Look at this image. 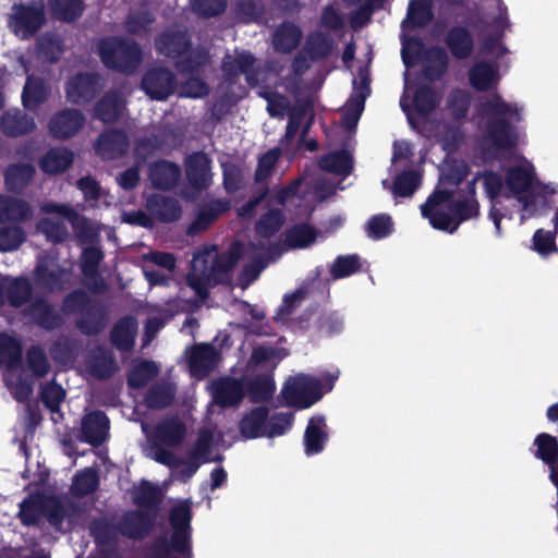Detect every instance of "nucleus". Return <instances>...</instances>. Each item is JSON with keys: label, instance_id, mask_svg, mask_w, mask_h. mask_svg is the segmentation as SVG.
I'll return each instance as SVG.
<instances>
[{"label": "nucleus", "instance_id": "nucleus-1", "mask_svg": "<svg viewBox=\"0 0 558 558\" xmlns=\"http://www.w3.org/2000/svg\"><path fill=\"white\" fill-rule=\"evenodd\" d=\"M282 221L280 211L270 210L257 222V240L247 246L235 244L222 255L214 246L201 250L193 258L192 270L187 276L189 286L201 298L206 296L210 287L225 280L240 257L256 264L258 274L266 264L277 259L284 251L278 242L271 241Z\"/></svg>", "mask_w": 558, "mask_h": 558}, {"label": "nucleus", "instance_id": "nucleus-2", "mask_svg": "<svg viewBox=\"0 0 558 558\" xmlns=\"http://www.w3.org/2000/svg\"><path fill=\"white\" fill-rule=\"evenodd\" d=\"M487 195L493 201L489 217L493 220L497 234L500 235V221L502 214L501 198L514 201L521 211V221L534 215L539 196L535 193L536 178L532 163L524 159H517L508 167L505 181L496 173H486L483 177Z\"/></svg>", "mask_w": 558, "mask_h": 558}, {"label": "nucleus", "instance_id": "nucleus-3", "mask_svg": "<svg viewBox=\"0 0 558 558\" xmlns=\"http://www.w3.org/2000/svg\"><path fill=\"white\" fill-rule=\"evenodd\" d=\"M466 175V165L464 162L454 163L444 172L440 186L421 206L422 216L428 219L434 228L452 233L462 220L477 215L478 204L476 199L470 196L461 202L445 187L447 183H460Z\"/></svg>", "mask_w": 558, "mask_h": 558}, {"label": "nucleus", "instance_id": "nucleus-4", "mask_svg": "<svg viewBox=\"0 0 558 558\" xmlns=\"http://www.w3.org/2000/svg\"><path fill=\"white\" fill-rule=\"evenodd\" d=\"M478 125L483 129V148L488 157L513 147L518 134L511 123L520 119L517 106L507 104L499 95H492L480 105Z\"/></svg>", "mask_w": 558, "mask_h": 558}, {"label": "nucleus", "instance_id": "nucleus-5", "mask_svg": "<svg viewBox=\"0 0 558 558\" xmlns=\"http://www.w3.org/2000/svg\"><path fill=\"white\" fill-rule=\"evenodd\" d=\"M191 507L183 501L177 505L170 514L173 535L170 542L159 539L153 547V558H191L189 530Z\"/></svg>", "mask_w": 558, "mask_h": 558}, {"label": "nucleus", "instance_id": "nucleus-6", "mask_svg": "<svg viewBox=\"0 0 558 558\" xmlns=\"http://www.w3.org/2000/svg\"><path fill=\"white\" fill-rule=\"evenodd\" d=\"M99 52L107 66L125 72L133 70L141 60L138 47L131 41L104 40L99 46Z\"/></svg>", "mask_w": 558, "mask_h": 558}, {"label": "nucleus", "instance_id": "nucleus-7", "mask_svg": "<svg viewBox=\"0 0 558 558\" xmlns=\"http://www.w3.org/2000/svg\"><path fill=\"white\" fill-rule=\"evenodd\" d=\"M282 397L291 407L308 408L322 398L320 381L307 375L291 377L284 385Z\"/></svg>", "mask_w": 558, "mask_h": 558}, {"label": "nucleus", "instance_id": "nucleus-8", "mask_svg": "<svg viewBox=\"0 0 558 558\" xmlns=\"http://www.w3.org/2000/svg\"><path fill=\"white\" fill-rule=\"evenodd\" d=\"M44 23V8L41 3L32 5H15L10 20L11 29L21 38L32 36Z\"/></svg>", "mask_w": 558, "mask_h": 558}, {"label": "nucleus", "instance_id": "nucleus-9", "mask_svg": "<svg viewBox=\"0 0 558 558\" xmlns=\"http://www.w3.org/2000/svg\"><path fill=\"white\" fill-rule=\"evenodd\" d=\"M266 410L258 408L245 415L240 424V430L245 438H256L262 436L275 437L282 435L292 423L293 416L282 415L279 417L283 422L280 428H271L267 430L266 426Z\"/></svg>", "mask_w": 558, "mask_h": 558}, {"label": "nucleus", "instance_id": "nucleus-10", "mask_svg": "<svg viewBox=\"0 0 558 558\" xmlns=\"http://www.w3.org/2000/svg\"><path fill=\"white\" fill-rule=\"evenodd\" d=\"M413 97V110L418 116H425L432 111L438 102L436 95L426 87L418 88L413 82L405 76L404 96L400 101L401 108L408 114L410 122L414 121V113L410 111L407 100Z\"/></svg>", "mask_w": 558, "mask_h": 558}, {"label": "nucleus", "instance_id": "nucleus-11", "mask_svg": "<svg viewBox=\"0 0 558 558\" xmlns=\"http://www.w3.org/2000/svg\"><path fill=\"white\" fill-rule=\"evenodd\" d=\"M41 514L57 524L62 517L61 506L54 499L43 500L39 496L29 497L22 502L20 517L25 524L35 523Z\"/></svg>", "mask_w": 558, "mask_h": 558}, {"label": "nucleus", "instance_id": "nucleus-12", "mask_svg": "<svg viewBox=\"0 0 558 558\" xmlns=\"http://www.w3.org/2000/svg\"><path fill=\"white\" fill-rule=\"evenodd\" d=\"M142 428L149 438L169 447L179 446L186 435L184 424L177 418L166 420L158 424L154 429L146 424H142Z\"/></svg>", "mask_w": 558, "mask_h": 558}, {"label": "nucleus", "instance_id": "nucleus-13", "mask_svg": "<svg viewBox=\"0 0 558 558\" xmlns=\"http://www.w3.org/2000/svg\"><path fill=\"white\" fill-rule=\"evenodd\" d=\"M41 210L46 214H54L68 220L75 229L77 235L87 242H93L98 234V231L90 223L68 205L48 203L41 207Z\"/></svg>", "mask_w": 558, "mask_h": 558}, {"label": "nucleus", "instance_id": "nucleus-14", "mask_svg": "<svg viewBox=\"0 0 558 558\" xmlns=\"http://www.w3.org/2000/svg\"><path fill=\"white\" fill-rule=\"evenodd\" d=\"M85 118L74 109H68L56 113L49 121L48 128L52 136L68 138L78 132L84 125Z\"/></svg>", "mask_w": 558, "mask_h": 558}, {"label": "nucleus", "instance_id": "nucleus-15", "mask_svg": "<svg viewBox=\"0 0 558 558\" xmlns=\"http://www.w3.org/2000/svg\"><path fill=\"white\" fill-rule=\"evenodd\" d=\"M254 59L250 53L241 52L229 54L223 61V70L231 76L238 73H244L246 81L251 85H256L259 82L266 81V72L258 71L256 74L253 71Z\"/></svg>", "mask_w": 558, "mask_h": 558}, {"label": "nucleus", "instance_id": "nucleus-16", "mask_svg": "<svg viewBox=\"0 0 558 558\" xmlns=\"http://www.w3.org/2000/svg\"><path fill=\"white\" fill-rule=\"evenodd\" d=\"M142 86L150 98L162 100L173 92V78L166 70H151L144 76Z\"/></svg>", "mask_w": 558, "mask_h": 558}, {"label": "nucleus", "instance_id": "nucleus-17", "mask_svg": "<svg viewBox=\"0 0 558 558\" xmlns=\"http://www.w3.org/2000/svg\"><path fill=\"white\" fill-rule=\"evenodd\" d=\"M219 362L218 352L208 344H198L190 353V367L193 376L203 378L213 371Z\"/></svg>", "mask_w": 558, "mask_h": 558}, {"label": "nucleus", "instance_id": "nucleus-18", "mask_svg": "<svg viewBox=\"0 0 558 558\" xmlns=\"http://www.w3.org/2000/svg\"><path fill=\"white\" fill-rule=\"evenodd\" d=\"M210 390L214 401L221 407H230L240 402L244 395L242 384L230 378L211 383Z\"/></svg>", "mask_w": 558, "mask_h": 558}, {"label": "nucleus", "instance_id": "nucleus-19", "mask_svg": "<svg viewBox=\"0 0 558 558\" xmlns=\"http://www.w3.org/2000/svg\"><path fill=\"white\" fill-rule=\"evenodd\" d=\"M498 69L495 64L484 61L476 62L469 72V80L476 90L493 89L499 82Z\"/></svg>", "mask_w": 558, "mask_h": 558}, {"label": "nucleus", "instance_id": "nucleus-20", "mask_svg": "<svg viewBox=\"0 0 558 558\" xmlns=\"http://www.w3.org/2000/svg\"><path fill=\"white\" fill-rule=\"evenodd\" d=\"M187 307V302H175V305L173 303H167V308L162 310L157 306L151 307L149 312V318L145 327V342L148 343L158 332V330L163 326L165 322L169 319L174 313L185 311Z\"/></svg>", "mask_w": 558, "mask_h": 558}, {"label": "nucleus", "instance_id": "nucleus-21", "mask_svg": "<svg viewBox=\"0 0 558 558\" xmlns=\"http://www.w3.org/2000/svg\"><path fill=\"white\" fill-rule=\"evenodd\" d=\"M186 175L196 189H204L211 181L209 160L205 154H194L186 160Z\"/></svg>", "mask_w": 558, "mask_h": 558}, {"label": "nucleus", "instance_id": "nucleus-22", "mask_svg": "<svg viewBox=\"0 0 558 558\" xmlns=\"http://www.w3.org/2000/svg\"><path fill=\"white\" fill-rule=\"evenodd\" d=\"M108 420L101 412L87 414L82 421V434L85 441L98 445L106 439Z\"/></svg>", "mask_w": 558, "mask_h": 558}, {"label": "nucleus", "instance_id": "nucleus-23", "mask_svg": "<svg viewBox=\"0 0 558 558\" xmlns=\"http://www.w3.org/2000/svg\"><path fill=\"white\" fill-rule=\"evenodd\" d=\"M96 78L92 75H77L66 85V96L70 101L75 104L84 102L90 99L96 90Z\"/></svg>", "mask_w": 558, "mask_h": 558}, {"label": "nucleus", "instance_id": "nucleus-24", "mask_svg": "<svg viewBox=\"0 0 558 558\" xmlns=\"http://www.w3.org/2000/svg\"><path fill=\"white\" fill-rule=\"evenodd\" d=\"M180 177V169L172 162L157 161L151 165L149 179L154 186L158 189L172 187Z\"/></svg>", "mask_w": 558, "mask_h": 558}, {"label": "nucleus", "instance_id": "nucleus-25", "mask_svg": "<svg viewBox=\"0 0 558 558\" xmlns=\"http://www.w3.org/2000/svg\"><path fill=\"white\" fill-rule=\"evenodd\" d=\"M1 129L7 135L19 136L33 131L35 121L17 110H10L2 117Z\"/></svg>", "mask_w": 558, "mask_h": 558}, {"label": "nucleus", "instance_id": "nucleus-26", "mask_svg": "<svg viewBox=\"0 0 558 558\" xmlns=\"http://www.w3.org/2000/svg\"><path fill=\"white\" fill-rule=\"evenodd\" d=\"M126 146L128 141L123 133L110 131L100 136L96 150L102 158L110 159L121 155Z\"/></svg>", "mask_w": 558, "mask_h": 558}, {"label": "nucleus", "instance_id": "nucleus-27", "mask_svg": "<svg viewBox=\"0 0 558 558\" xmlns=\"http://www.w3.org/2000/svg\"><path fill=\"white\" fill-rule=\"evenodd\" d=\"M325 420L322 416L312 417L305 430L304 442L307 454H314L323 450L326 440Z\"/></svg>", "mask_w": 558, "mask_h": 558}, {"label": "nucleus", "instance_id": "nucleus-28", "mask_svg": "<svg viewBox=\"0 0 558 558\" xmlns=\"http://www.w3.org/2000/svg\"><path fill=\"white\" fill-rule=\"evenodd\" d=\"M48 97V88L39 78L29 76L25 83L22 101L25 108L35 110L38 106L46 101Z\"/></svg>", "mask_w": 558, "mask_h": 558}, {"label": "nucleus", "instance_id": "nucleus-29", "mask_svg": "<svg viewBox=\"0 0 558 558\" xmlns=\"http://www.w3.org/2000/svg\"><path fill=\"white\" fill-rule=\"evenodd\" d=\"M72 162V154L65 148L49 150L39 161L41 170L54 174L64 171Z\"/></svg>", "mask_w": 558, "mask_h": 558}, {"label": "nucleus", "instance_id": "nucleus-30", "mask_svg": "<svg viewBox=\"0 0 558 558\" xmlns=\"http://www.w3.org/2000/svg\"><path fill=\"white\" fill-rule=\"evenodd\" d=\"M123 110L122 96L117 93H109L97 105L96 116L104 122H112L122 114Z\"/></svg>", "mask_w": 558, "mask_h": 558}, {"label": "nucleus", "instance_id": "nucleus-31", "mask_svg": "<svg viewBox=\"0 0 558 558\" xmlns=\"http://www.w3.org/2000/svg\"><path fill=\"white\" fill-rule=\"evenodd\" d=\"M136 330L137 324L135 319L131 317L121 319L112 330L113 344L121 350L130 349L134 343Z\"/></svg>", "mask_w": 558, "mask_h": 558}, {"label": "nucleus", "instance_id": "nucleus-32", "mask_svg": "<svg viewBox=\"0 0 558 558\" xmlns=\"http://www.w3.org/2000/svg\"><path fill=\"white\" fill-rule=\"evenodd\" d=\"M153 215L163 221H173L181 215V209L175 199L156 195L148 202Z\"/></svg>", "mask_w": 558, "mask_h": 558}, {"label": "nucleus", "instance_id": "nucleus-33", "mask_svg": "<svg viewBox=\"0 0 558 558\" xmlns=\"http://www.w3.org/2000/svg\"><path fill=\"white\" fill-rule=\"evenodd\" d=\"M215 439L214 432L209 428H204L199 432L197 441L190 451L192 459L201 463L209 462L216 459L214 454Z\"/></svg>", "mask_w": 558, "mask_h": 558}, {"label": "nucleus", "instance_id": "nucleus-34", "mask_svg": "<svg viewBox=\"0 0 558 558\" xmlns=\"http://www.w3.org/2000/svg\"><path fill=\"white\" fill-rule=\"evenodd\" d=\"M367 95V87H359L354 95L348 100L343 112V124L349 130L356 125L364 109V100Z\"/></svg>", "mask_w": 558, "mask_h": 558}, {"label": "nucleus", "instance_id": "nucleus-35", "mask_svg": "<svg viewBox=\"0 0 558 558\" xmlns=\"http://www.w3.org/2000/svg\"><path fill=\"white\" fill-rule=\"evenodd\" d=\"M150 519L143 511L131 512L120 524V532L129 537H141L149 529Z\"/></svg>", "mask_w": 558, "mask_h": 558}, {"label": "nucleus", "instance_id": "nucleus-36", "mask_svg": "<svg viewBox=\"0 0 558 558\" xmlns=\"http://www.w3.org/2000/svg\"><path fill=\"white\" fill-rule=\"evenodd\" d=\"M31 216L32 210L26 203L0 196V221L26 220Z\"/></svg>", "mask_w": 558, "mask_h": 558}, {"label": "nucleus", "instance_id": "nucleus-37", "mask_svg": "<svg viewBox=\"0 0 558 558\" xmlns=\"http://www.w3.org/2000/svg\"><path fill=\"white\" fill-rule=\"evenodd\" d=\"M320 169L330 173L348 175L352 170V158L345 151L325 156L319 162Z\"/></svg>", "mask_w": 558, "mask_h": 558}, {"label": "nucleus", "instance_id": "nucleus-38", "mask_svg": "<svg viewBox=\"0 0 558 558\" xmlns=\"http://www.w3.org/2000/svg\"><path fill=\"white\" fill-rule=\"evenodd\" d=\"M315 230L307 225H299L290 229L286 234V246L288 248H303L316 240Z\"/></svg>", "mask_w": 558, "mask_h": 558}, {"label": "nucleus", "instance_id": "nucleus-39", "mask_svg": "<svg viewBox=\"0 0 558 558\" xmlns=\"http://www.w3.org/2000/svg\"><path fill=\"white\" fill-rule=\"evenodd\" d=\"M301 33L294 25H282L274 36L275 49L288 52L299 45Z\"/></svg>", "mask_w": 558, "mask_h": 558}, {"label": "nucleus", "instance_id": "nucleus-40", "mask_svg": "<svg viewBox=\"0 0 558 558\" xmlns=\"http://www.w3.org/2000/svg\"><path fill=\"white\" fill-rule=\"evenodd\" d=\"M65 276L52 259L41 262L37 267V280L46 288L54 289L60 287V279Z\"/></svg>", "mask_w": 558, "mask_h": 558}, {"label": "nucleus", "instance_id": "nucleus-41", "mask_svg": "<svg viewBox=\"0 0 558 558\" xmlns=\"http://www.w3.org/2000/svg\"><path fill=\"white\" fill-rule=\"evenodd\" d=\"M432 19V9L429 0H413L409 5L408 19L403 22V27L412 24L414 26L424 25Z\"/></svg>", "mask_w": 558, "mask_h": 558}, {"label": "nucleus", "instance_id": "nucleus-42", "mask_svg": "<svg viewBox=\"0 0 558 558\" xmlns=\"http://www.w3.org/2000/svg\"><path fill=\"white\" fill-rule=\"evenodd\" d=\"M537 457L548 463L550 468L558 464V444L556 438L548 434H541L535 439Z\"/></svg>", "mask_w": 558, "mask_h": 558}, {"label": "nucleus", "instance_id": "nucleus-43", "mask_svg": "<svg viewBox=\"0 0 558 558\" xmlns=\"http://www.w3.org/2000/svg\"><path fill=\"white\" fill-rule=\"evenodd\" d=\"M21 345L12 337L0 335V364L13 367L21 359Z\"/></svg>", "mask_w": 558, "mask_h": 558}, {"label": "nucleus", "instance_id": "nucleus-44", "mask_svg": "<svg viewBox=\"0 0 558 558\" xmlns=\"http://www.w3.org/2000/svg\"><path fill=\"white\" fill-rule=\"evenodd\" d=\"M77 186L83 192L85 199L90 202L93 206L108 205L110 203L108 195L93 179L83 178L77 182Z\"/></svg>", "mask_w": 558, "mask_h": 558}, {"label": "nucleus", "instance_id": "nucleus-45", "mask_svg": "<svg viewBox=\"0 0 558 558\" xmlns=\"http://www.w3.org/2000/svg\"><path fill=\"white\" fill-rule=\"evenodd\" d=\"M158 49L168 56L177 57L185 51L187 40L183 33L165 35L158 40Z\"/></svg>", "mask_w": 558, "mask_h": 558}, {"label": "nucleus", "instance_id": "nucleus-46", "mask_svg": "<svg viewBox=\"0 0 558 558\" xmlns=\"http://www.w3.org/2000/svg\"><path fill=\"white\" fill-rule=\"evenodd\" d=\"M34 172V168L28 165L10 167L5 175L7 184L11 190L19 189L33 178Z\"/></svg>", "mask_w": 558, "mask_h": 558}, {"label": "nucleus", "instance_id": "nucleus-47", "mask_svg": "<svg viewBox=\"0 0 558 558\" xmlns=\"http://www.w3.org/2000/svg\"><path fill=\"white\" fill-rule=\"evenodd\" d=\"M158 372L157 365L153 362H141L133 367L129 376V383L133 387H142L154 378Z\"/></svg>", "mask_w": 558, "mask_h": 558}, {"label": "nucleus", "instance_id": "nucleus-48", "mask_svg": "<svg viewBox=\"0 0 558 558\" xmlns=\"http://www.w3.org/2000/svg\"><path fill=\"white\" fill-rule=\"evenodd\" d=\"M53 12L64 21H71L81 15L83 11L82 0H53Z\"/></svg>", "mask_w": 558, "mask_h": 558}, {"label": "nucleus", "instance_id": "nucleus-49", "mask_svg": "<svg viewBox=\"0 0 558 558\" xmlns=\"http://www.w3.org/2000/svg\"><path fill=\"white\" fill-rule=\"evenodd\" d=\"M449 46L458 58H464L471 52L472 40L464 29H454L449 35Z\"/></svg>", "mask_w": 558, "mask_h": 558}, {"label": "nucleus", "instance_id": "nucleus-50", "mask_svg": "<svg viewBox=\"0 0 558 558\" xmlns=\"http://www.w3.org/2000/svg\"><path fill=\"white\" fill-rule=\"evenodd\" d=\"M366 231L369 238L381 239L387 236L392 231L391 218L387 215H378L369 219L366 226Z\"/></svg>", "mask_w": 558, "mask_h": 558}, {"label": "nucleus", "instance_id": "nucleus-51", "mask_svg": "<svg viewBox=\"0 0 558 558\" xmlns=\"http://www.w3.org/2000/svg\"><path fill=\"white\" fill-rule=\"evenodd\" d=\"M24 238V232L19 227L0 228V251L16 250Z\"/></svg>", "mask_w": 558, "mask_h": 558}, {"label": "nucleus", "instance_id": "nucleus-52", "mask_svg": "<svg viewBox=\"0 0 558 558\" xmlns=\"http://www.w3.org/2000/svg\"><path fill=\"white\" fill-rule=\"evenodd\" d=\"M420 184L418 174L415 172H405L396 179L393 193L397 196H410Z\"/></svg>", "mask_w": 558, "mask_h": 558}, {"label": "nucleus", "instance_id": "nucleus-53", "mask_svg": "<svg viewBox=\"0 0 558 558\" xmlns=\"http://www.w3.org/2000/svg\"><path fill=\"white\" fill-rule=\"evenodd\" d=\"M447 68V56L442 49H434L429 53V64L425 70V76L429 80L440 76Z\"/></svg>", "mask_w": 558, "mask_h": 558}, {"label": "nucleus", "instance_id": "nucleus-54", "mask_svg": "<svg viewBox=\"0 0 558 558\" xmlns=\"http://www.w3.org/2000/svg\"><path fill=\"white\" fill-rule=\"evenodd\" d=\"M9 302L14 306L22 305L29 295V284L26 280L20 279L12 281L8 287Z\"/></svg>", "mask_w": 558, "mask_h": 558}, {"label": "nucleus", "instance_id": "nucleus-55", "mask_svg": "<svg viewBox=\"0 0 558 558\" xmlns=\"http://www.w3.org/2000/svg\"><path fill=\"white\" fill-rule=\"evenodd\" d=\"M97 486L96 473L88 469L77 474L73 482V490L78 495L92 493Z\"/></svg>", "mask_w": 558, "mask_h": 558}, {"label": "nucleus", "instance_id": "nucleus-56", "mask_svg": "<svg viewBox=\"0 0 558 558\" xmlns=\"http://www.w3.org/2000/svg\"><path fill=\"white\" fill-rule=\"evenodd\" d=\"M359 269V258L355 255L337 258L331 271L335 278L347 277Z\"/></svg>", "mask_w": 558, "mask_h": 558}, {"label": "nucleus", "instance_id": "nucleus-57", "mask_svg": "<svg viewBox=\"0 0 558 558\" xmlns=\"http://www.w3.org/2000/svg\"><path fill=\"white\" fill-rule=\"evenodd\" d=\"M37 228L52 242L62 241L66 235V229L62 223L54 222L48 218L40 220Z\"/></svg>", "mask_w": 558, "mask_h": 558}, {"label": "nucleus", "instance_id": "nucleus-58", "mask_svg": "<svg viewBox=\"0 0 558 558\" xmlns=\"http://www.w3.org/2000/svg\"><path fill=\"white\" fill-rule=\"evenodd\" d=\"M174 390L171 386L160 387L149 392L147 403L150 408H165L172 401Z\"/></svg>", "mask_w": 558, "mask_h": 558}, {"label": "nucleus", "instance_id": "nucleus-59", "mask_svg": "<svg viewBox=\"0 0 558 558\" xmlns=\"http://www.w3.org/2000/svg\"><path fill=\"white\" fill-rule=\"evenodd\" d=\"M194 10L205 16H211L221 13L226 8L225 0H194Z\"/></svg>", "mask_w": 558, "mask_h": 558}, {"label": "nucleus", "instance_id": "nucleus-60", "mask_svg": "<svg viewBox=\"0 0 558 558\" xmlns=\"http://www.w3.org/2000/svg\"><path fill=\"white\" fill-rule=\"evenodd\" d=\"M28 364L34 373L38 376H44L48 372V363L44 352L40 349L34 348L27 354Z\"/></svg>", "mask_w": 558, "mask_h": 558}, {"label": "nucleus", "instance_id": "nucleus-61", "mask_svg": "<svg viewBox=\"0 0 558 558\" xmlns=\"http://www.w3.org/2000/svg\"><path fill=\"white\" fill-rule=\"evenodd\" d=\"M206 85L197 77L186 81L179 89V95L183 97H202L206 95Z\"/></svg>", "mask_w": 558, "mask_h": 558}, {"label": "nucleus", "instance_id": "nucleus-62", "mask_svg": "<svg viewBox=\"0 0 558 558\" xmlns=\"http://www.w3.org/2000/svg\"><path fill=\"white\" fill-rule=\"evenodd\" d=\"M201 464V462L192 459L191 457L186 462L179 463L177 461L173 466L172 474L175 478L185 482L195 474Z\"/></svg>", "mask_w": 558, "mask_h": 558}, {"label": "nucleus", "instance_id": "nucleus-63", "mask_svg": "<svg viewBox=\"0 0 558 558\" xmlns=\"http://www.w3.org/2000/svg\"><path fill=\"white\" fill-rule=\"evenodd\" d=\"M470 99L469 94L465 92H456L452 94L449 106L454 118L460 119L464 117Z\"/></svg>", "mask_w": 558, "mask_h": 558}, {"label": "nucleus", "instance_id": "nucleus-64", "mask_svg": "<svg viewBox=\"0 0 558 558\" xmlns=\"http://www.w3.org/2000/svg\"><path fill=\"white\" fill-rule=\"evenodd\" d=\"M218 216L213 208L203 209L189 228L190 233H197L205 230Z\"/></svg>", "mask_w": 558, "mask_h": 558}]
</instances>
